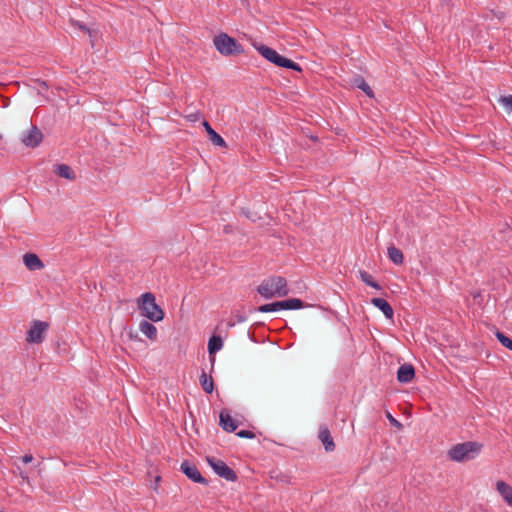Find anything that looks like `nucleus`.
Segmentation results:
<instances>
[{
	"label": "nucleus",
	"mask_w": 512,
	"mask_h": 512,
	"mask_svg": "<svg viewBox=\"0 0 512 512\" xmlns=\"http://www.w3.org/2000/svg\"><path fill=\"white\" fill-rule=\"evenodd\" d=\"M277 302L279 310H297L305 307L304 302L298 298H290Z\"/></svg>",
	"instance_id": "nucleus-17"
},
{
	"label": "nucleus",
	"mask_w": 512,
	"mask_h": 512,
	"mask_svg": "<svg viewBox=\"0 0 512 512\" xmlns=\"http://www.w3.org/2000/svg\"><path fill=\"white\" fill-rule=\"evenodd\" d=\"M23 463L28 464L33 461V456L31 454H25L21 457Z\"/></svg>",
	"instance_id": "nucleus-33"
},
{
	"label": "nucleus",
	"mask_w": 512,
	"mask_h": 512,
	"mask_svg": "<svg viewBox=\"0 0 512 512\" xmlns=\"http://www.w3.org/2000/svg\"><path fill=\"white\" fill-rule=\"evenodd\" d=\"M236 435L240 438L253 439L255 438V434L250 430H240L236 433Z\"/></svg>",
	"instance_id": "nucleus-29"
},
{
	"label": "nucleus",
	"mask_w": 512,
	"mask_h": 512,
	"mask_svg": "<svg viewBox=\"0 0 512 512\" xmlns=\"http://www.w3.org/2000/svg\"><path fill=\"white\" fill-rule=\"evenodd\" d=\"M496 489L499 494L502 496L504 501L512 507V486L507 484L506 482L499 480L496 482Z\"/></svg>",
	"instance_id": "nucleus-16"
},
{
	"label": "nucleus",
	"mask_w": 512,
	"mask_h": 512,
	"mask_svg": "<svg viewBox=\"0 0 512 512\" xmlns=\"http://www.w3.org/2000/svg\"><path fill=\"white\" fill-rule=\"evenodd\" d=\"M253 47L258 51V53L262 57H264L267 61L278 67H283L298 72L302 71V68L298 63L280 55L276 50L264 44L253 42Z\"/></svg>",
	"instance_id": "nucleus-2"
},
{
	"label": "nucleus",
	"mask_w": 512,
	"mask_h": 512,
	"mask_svg": "<svg viewBox=\"0 0 512 512\" xmlns=\"http://www.w3.org/2000/svg\"><path fill=\"white\" fill-rule=\"evenodd\" d=\"M139 329L148 339L152 341L157 339V329L152 323L142 320L139 324Z\"/></svg>",
	"instance_id": "nucleus-20"
},
{
	"label": "nucleus",
	"mask_w": 512,
	"mask_h": 512,
	"mask_svg": "<svg viewBox=\"0 0 512 512\" xmlns=\"http://www.w3.org/2000/svg\"><path fill=\"white\" fill-rule=\"evenodd\" d=\"M33 82L39 86V88H37L38 94H42V91H46L49 88L48 83L46 81L36 79L33 80Z\"/></svg>",
	"instance_id": "nucleus-28"
},
{
	"label": "nucleus",
	"mask_w": 512,
	"mask_h": 512,
	"mask_svg": "<svg viewBox=\"0 0 512 512\" xmlns=\"http://www.w3.org/2000/svg\"><path fill=\"white\" fill-rule=\"evenodd\" d=\"M223 347V340L219 335H213L208 341V353L215 355Z\"/></svg>",
	"instance_id": "nucleus-21"
},
{
	"label": "nucleus",
	"mask_w": 512,
	"mask_h": 512,
	"mask_svg": "<svg viewBox=\"0 0 512 512\" xmlns=\"http://www.w3.org/2000/svg\"><path fill=\"white\" fill-rule=\"evenodd\" d=\"M415 377V369L411 364H403L398 368L397 380L400 383H409Z\"/></svg>",
	"instance_id": "nucleus-11"
},
{
	"label": "nucleus",
	"mask_w": 512,
	"mask_h": 512,
	"mask_svg": "<svg viewBox=\"0 0 512 512\" xmlns=\"http://www.w3.org/2000/svg\"><path fill=\"white\" fill-rule=\"evenodd\" d=\"M387 254L389 259L397 265H400L404 261V255L400 249L395 247L394 245H391L387 249Z\"/></svg>",
	"instance_id": "nucleus-22"
},
{
	"label": "nucleus",
	"mask_w": 512,
	"mask_h": 512,
	"mask_svg": "<svg viewBox=\"0 0 512 512\" xmlns=\"http://www.w3.org/2000/svg\"><path fill=\"white\" fill-rule=\"evenodd\" d=\"M54 172L61 178H65L70 181L76 179L75 172L67 164H56L54 166Z\"/></svg>",
	"instance_id": "nucleus-18"
},
{
	"label": "nucleus",
	"mask_w": 512,
	"mask_h": 512,
	"mask_svg": "<svg viewBox=\"0 0 512 512\" xmlns=\"http://www.w3.org/2000/svg\"><path fill=\"white\" fill-rule=\"evenodd\" d=\"M318 437L327 452H331L335 449V443L329 429L326 426L320 428Z\"/></svg>",
	"instance_id": "nucleus-13"
},
{
	"label": "nucleus",
	"mask_w": 512,
	"mask_h": 512,
	"mask_svg": "<svg viewBox=\"0 0 512 512\" xmlns=\"http://www.w3.org/2000/svg\"><path fill=\"white\" fill-rule=\"evenodd\" d=\"M496 338L498 341L507 349L512 351V339L506 336L503 332H500L499 330L495 333Z\"/></svg>",
	"instance_id": "nucleus-25"
},
{
	"label": "nucleus",
	"mask_w": 512,
	"mask_h": 512,
	"mask_svg": "<svg viewBox=\"0 0 512 512\" xmlns=\"http://www.w3.org/2000/svg\"><path fill=\"white\" fill-rule=\"evenodd\" d=\"M43 140V134L36 125H31L30 129L22 134L21 142L29 148H36Z\"/></svg>",
	"instance_id": "nucleus-8"
},
{
	"label": "nucleus",
	"mask_w": 512,
	"mask_h": 512,
	"mask_svg": "<svg viewBox=\"0 0 512 512\" xmlns=\"http://www.w3.org/2000/svg\"><path fill=\"white\" fill-rule=\"evenodd\" d=\"M199 112H192L186 115V118L191 122H196L199 119Z\"/></svg>",
	"instance_id": "nucleus-31"
},
{
	"label": "nucleus",
	"mask_w": 512,
	"mask_h": 512,
	"mask_svg": "<svg viewBox=\"0 0 512 512\" xmlns=\"http://www.w3.org/2000/svg\"><path fill=\"white\" fill-rule=\"evenodd\" d=\"M71 23H72V25L77 26L79 29L83 30L84 32L90 34V29L87 26L80 24L78 21H75V20H72Z\"/></svg>",
	"instance_id": "nucleus-32"
},
{
	"label": "nucleus",
	"mask_w": 512,
	"mask_h": 512,
	"mask_svg": "<svg viewBox=\"0 0 512 512\" xmlns=\"http://www.w3.org/2000/svg\"><path fill=\"white\" fill-rule=\"evenodd\" d=\"M142 314L152 322H159L164 318V311L156 303L155 296L151 292L141 295L138 302Z\"/></svg>",
	"instance_id": "nucleus-5"
},
{
	"label": "nucleus",
	"mask_w": 512,
	"mask_h": 512,
	"mask_svg": "<svg viewBox=\"0 0 512 512\" xmlns=\"http://www.w3.org/2000/svg\"><path fill=\"white\" fill-rule=\"evenodd\" d=\"M371 304L373 306H375L376 308H378L379 310H381L387 319H392L393 318V315H394L393 308L388 303V301H386L385 299H383V298H372L371 299Z\"/></svg>",
	"instance_id": "nucleus-15"
},
{
	"label": "nucleus",
	"mask_w": 512,
	"mask_h": 512,
	"mask_svg": "<svg viewBox=\"0 0 512 512\" xmlns=\"http://www.w3.org/2000/svg\"><path fill=\"white\" fill-rule=\"evenodd\" d=\"M207 462L212 470L221 478L231 482L237 480L236 472L231 469L224 461L215 457H207Z\"/></svg>",
	"instance_id": "nucleus-7"
},
{
	"label": "nucleus",
	"mask_w": 512,
	"mask_h": 512,
	"mask_svg": "<svg viewBox=\"0 0 512 512\" xmlns=\"http://www.w3.org/2000/svg\"><path fill=\"white\" fill-rule=\"evenodd\" d=\"M49 329V323L40 320H34L30 329L26 333V341L30 344H40L45 339V333Z\"/></svg>",
	"instance_id": "nucleus-6"
},
{
	"label": "nucleus",
	"mask_w": 512,
	"mask_h": 512,
	"mask_svg": "<svg viewBox=\"0 0 512 512\" xmlns=\"http://www.w3.org/2000/svg\"><path fill=\"white\" fill-rule=\"evenodd\" d=\"M257 292L265 299L284 297L288 295L287 281L282 276H273L262 281L257 287Z\"/></svg>",
	"instance_id": "nucleus-1"
},
{
	"label": "nucleus",
	"mask_w": 512,
	"mask_h": 512,
	"mask_svg": "<svg viewBox=\"0 0 512 512\" xmlns=\"http://www.w3.org/2000/svg\"><path fill=\"white\" fill-rule=\"evenodd\" d=\"M23 262L31 271L40 270L44 267L42 260L34 253H26L23 256Z\"/></svg>",
	"instance_id": "nucleus-12"
},
{
	"label": "nucleus",
	"mask_w": 512,
	"mask_h": 512,
	"mask_svg": "<svg viewBox=\"0 0 512 512\" xmlns=\"http://www.w3.org/2000/svg\"><path fill=\"white\" fill-rule=\"evenodd\" d=\"M257 311L262 312V313L279 311L278 302L261 305L257 308Z\"/></svg>",
	"instance_id": "nucleus-26"
},
{
	"label": "nucleus",
	"mask_w": 512,
	"mask_h": 512,
	"mask_svg": "<svg viewBox=\"0 0 512 512\" xmlns=\"http://www.w3.org/2000/svg\"><path fill=\"white\" fill-rule=\"evenodd\" d=\"M235 318H236L237 323L245 322L247 319V317L244 314H240V313L235 314Z\"/></svg>",
	"instance_id": "nucleus-34"
},
{
	"label": "nucleus",
	"mask_w": 512,
	"mask_h": 512,
	"mask_svg": "<svg viewBox=\"0 0 512 512\" xmlns=\"http://www.w3.org/2000/svg\"><path fill=\"white\" fill-rule=\"evenodd\" d=\"M500 102L505 106L507 111H512V95L501 97Z\"/></svg>",
	"instance_id": "nucleus-27"
},
{
	"label": "nucleus",
	"mask_w": 512,
	"mask_h": 512,
	"mask_svg": "<svg viewBox=\"0 0 512 512\" xmlns=\"http://www.w3.org/2000/svg\"><path fill=\"white\" fill-rule=\"evenodd\" d=\"M219 425L224 431L229 433L234 432L238 427V424L226 409H223L219 414Z\"/></svg>",
	"instance_id": "nucleus-10"
},
{
	"label": "nucleus",
	"mask_w": 512,
	"mask_h": 512,
	"mask_svg": "<svg viewBox=\"0 0 512 512\" xmlns=\"http://www.w3.org/2000/svg\"><path fill=\"white\" fill-rule=\"evenodd\" d=\"M351 84L354 87L361 89L368 97L373 98L374 92L371 87L366 83L362 76L356 75L351 79Z\"/></svg>",
	"instance_id": "nucleus-19"
},
{
	"label": "nucleus",
	"mask_w": 512,
	"mask_h": 512,
	"mask_svg": "<svg viewBox=\"0 0 512 512\" xmlns=\"http://www.w3.org/2000/svg\"><path fill=\"white\" fill-rule=\"evenodd\" d=\"M386 417L387 419L389 420L390 424L396 428H402V424L396 420L391 414L390 412H386Z\"/></svg>",
	"instance_id": "nucleus-30"
},
{
	"label": "nucleus",
	"mask_w": 512,
	"mask_h": 512,
	"mask_svg": "<svg viewBox=\"0 0 512 512\" xmlns=\"http://www.w3.org/2000/svg\"><path fill=\"white\" fill-rule=\"evenodd\" d=\"M213 44L216 50L223 56H233L243 54V46L227 33L221 32L213 38Z\"/></svg>",
	"instance_id": "nucleus-4"
},
{
	"label": "nucleus",
	"mask_w": 512,
	"mask_h": 512,
	"mask_svg": "<svg viewBox=\"0 0 512 512\" xmlns=\"http://www.w3.org/2000/svg\"><path fill=\"white\" fill-rule=\"evenodd\" d=\"M235 323H236V322H234V321H229V322H228V326H229V327H233V326L235 325Z\"/></svg>",
	"instance_id": "nucleus-35"
},
{
	"label": "nucleus",
	"mask_w": 512,
	"mask_h": 512,
	"mask_svg": "<svg viewBox=\"0 0 512 512\" xmlns=\"http://www.w3.org/2000/svg\"><path fill=\"white\" fill-rule=\"evenodd\" d=\"M199 381H200V385H201L202 389L206 393L210 394L213 392V389H214L213 378L211 376L207 375V373L204 370L202 371V373L200 375Z\"/></svg>",
	"instance_id": "nucleus-23"
},
{
	"label": "nucleus",
	"mask_w": 512,
	"mask_h": 512,
	"mask_svg": "<svg viewBox=\"0 0 512 512\" xmlns=\"http://www.w3.org/2000/svg\"><path fill=\"white\" fill-rule=\"evenodd\" d=\"M481 448L482 444L475 441L458 443L448 450V457L456 462H465L474 459L480 453Z\"/></svg>",
	"instance_id": "nucleus-3"
},
{
	"label": "nucleus",
	"mask_w": 512,
	"mask_h": 512,
	"mask_svg": "<svg viewBox=\"0 0 512 512\" xmlns=\"http://www.w3.org/2000/svg\"><path fill=\"white\" fill-rule=\"evenodd\" d=\"M359 277L360 279L368 286L374 288V289H377V290H381L382 287L380 286V284L378 282H376L373 277L365 270H360L359 271Z\"/></svg>",
	"instance_id": "nucleus-24"
},
{
	"label": "nucleus",
	"mask_w": 512,
	"mask_h": 512,
	"mask_svg": "<svg viewBox=\"0 0 512 512\" xmlns=\"http://www.w3.org/2000/svg\"><path fill=\"white\" fill-rule=\"evenodd\" d=\"M203 126L208 134L209 140L216 146L226 148L227 144L225 140L210 126V124L204 120Z\"/></svg>",
	"instance_id": "nucleus-14"
},
{
	"label": "nucleus",
	"mask_w": 512,
	"mask_h": 512,
	"mask_svg": "<svg viewBox=\"0 0 512 512\" xmlns=\"http://www.w3.org/2000/svg\"><path fill=\"white\" fill-rule=\"evenodd\" d=\"M180 470L189 478L191 481L208 485V481L201 475L197 466L188 460L181 463Z\"/></svg>",
	"instance_id": "nucleus-9"
}]
</instances>
